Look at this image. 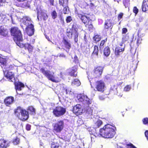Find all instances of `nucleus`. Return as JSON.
Here are the masks:
<instances>
[{
	"label": "nucleus",
	"mask_w": 148,
	"mask_h": 148,
	"mask_svg": "<svg viewBox=\"0 0 148 148\" xmlns=\"http://www.w3.org/2000/svg\"><path fill=\"white\" fill-rule=\"evenodd\" d=\"M77 98L79 101L82 102L84 105V111L86 112V115L89 118L92 115L93 109L90 105L92 103L91 100L86 95L84 94H79Z\"/></svg>",
	"instance_id": "nucleus-1"
},
{
	"label": "nucleus",
	"mask_w": 148,
	"mask_h": 148,
	"mask_svg": "<svg viewBox=\"0 0 148 148\" xmlns=\"http://www.w3.org/2000/svg\"><path fill=\"white\" fill-rule=\"evenodd\" d=\"M40 71L48 79L53 82L57 83L59 82L62 79V72L56 75V71L52 70L51 71L45 70L44 68H42Z\"/></svg>",
	"instance_id": "nucleus-2"
},
{
	"label": "nucleus",
	"mask_w": 148,
	"mask_h": 148,
	"mask_svg": "<svg viewBox=\"0 0 148 148\" xmlns=\"http://www.w3.org/2000/svg\"><path fill=\"white\" fill-rule=\"evenodd\" d=\"M115 129L113 126L108 124L100 129L99 133L103 137L111 138L113 137L115 134L114 130Z\"/></svg>",
	"instance_id": "nucleus-3"
},
{
	"label": "nucleus",
	"mask_w": 148,
	"mask_h": 148,
	"mask_svg": "<svg viewBox=\"0 0 148 148\" xmlns=\"http://www.w3.org/2000/svg\"><path fill=\"white\" fill-rule=\"evenodd\" d=\"M14 112L15 115L18 118L23 121H25L28 118V112L20 107H18L15 110Z\"/></svg>",
	"instance_id": "nucleus-4"
},
{
	"label": "nucleus",
	"mask_w": 148,
	"mask_h": 148,
	"mask_svg": "<svg viewBox=\"0 0 148 148\" xmlns=\"http://www.w3.org/2000/svg\"><path fill=\"white\" fill-rule=\"evenodd\" d=\"M11 35L16 38L18 41H21L22 40V36L21 31L18 28L16 27L12 28L11 30Z\"/></svg>",
	"instance_id": "nucleus-5"
},
{
	"label": "nucleus",
	"mask_w": 148,
	"mask_h": 148,
	"mask_svg": "<svg viewBox=\"0 0 148 148\" xmlns=\"http://www.w3.org/2000/svg\"><path fill=\"white\" fill-rule=\"evenodd\" d=\"M66 109L61 106H57L53 109V113L56 117L63 115L66 112Z\"/></svg>",
	"instance_id": "nucleus-6"
},
{
	"label": "nucleus",
	"mask_w": 148,
	"mask_h": 148,
	"mask_svg": "<svg viewBox=\"0 0 148 148\" xmlns=\"http://www.w3.org/2000/svg\"><path fill=\"white\" fill-rule=\"evenodd\" d=\"M83 112L86 113V112L84 111L83 107L82 108L80 104H77L73 108V112L76 115H80Z\"/></svg>",
	"instance_id": "nucleus-7"
},
{
	"label": "nucleus",
	"mask_w": 148,
	"mask_h": 148,
	"mask_svg": "<svg viewBox=\"0 0 148 148\" xmlns=\"http://www.w3.org/2000/svg\"><path fill=\"white\" fill-rule=\"evenodd\" d=\"M64 123L63 121H58L54 125V130L57 132H60L64 127Z\"/></svg>",
	"instance_id": "nucleus-8"
},
{
	"label": "nucleus",
	"mask_w": 148,
	"mask_h": 148,
	"mask_svg": "<svg viewBox=\"0 0 148 148\" xmlns=\"http://www.w3.org/2000/svg\"><path fill=\"white\" fill-rule=\"evenodd\" d=\"M95 88L98 91L103 92L106 88L105 85L102 81H97L95 83Z\"/></svg>",
	"instance_id": "nucleus-9"
},
{
	"label": "nucleus",
	"mask_w": 148,
	"mask_h": 148,
	"mask_svg": "<svg viewBox=\"0 0 148 148\" xmlns=\"http://www.w3.org/2000/svg\"><path fill=\"white\" fill-rule=\"evenodd\" d=\"M103 68L101 66H98L95 68L92 71L94 76L96 77H100L102 73Z\"/></svg>",
	"instance_id": "nucleus-10"
},
{
	"label": "nucleus",
	"mask_w": 148,
	"mask_h": 148,
	"mask_svg": "<svg viewBox=\"0 0 148 148\" xmlns=\"http://www.w3.org/2000/svg\"><path fill=\"white\" fill-rule=\"evenodd\" d=\"M77 26L76 23H74L72 27V34H74V40L75 42L78 41L77 38L78 34L77 32Z\"/></svg>",
	"instance_id": "nucleus-11"
},
{
	"label": "nucleus",
	"mask_w": 148,
	"mask_h": 148,
	"mask_svg": "<svg viewBox=\"0 0 148 148\" xmlns=\"http://www.w3.org/2000/svg\"><path fill=\"white\" fill-rule=\"evenodd\" d=\"M16 44L21 48L24 47L25 49H27L29 52H31L33 50L32 47L29 44L27 43L23 44L19 41L16 42Z\"/></svg>",
	"instance_id": "nucleus-12"
},
{
	"label": "nucleus",
	"mask_w": 148,
	"mask_h": 148,
	"mask_svg": "<svg viewBox=\"0 0 148 148\" xmlns=\"http://www.w3.org/2000/svg\"><path fill=\"white\" fill-rule=\"evenodd\" d=\"M37 10L38 13L37 18L38 19H39V17H41L42 19L44 20L47 19L48 16L46 13V12L45 10L40 9L39 10L38 8H37Z\"/></svg>",
	"instance_id": "nucleus-13"
},
{
	"label": "nucleus",
	"mask_w": 148,
	"mask_h": 148,
	"mask_svg": "<svg viewBox=\"0 0 148 148\" xmlns=\"http://www.w3.org/2000/svg\"><path fill=\"white\" fill-rule=\"evenodd\" d=\"M4 75L5 77L8 79L9 81L13 82L14 81L15 78L14 75L12 73L3 70Z\"/></svg>",
	"instance_id": "nucleus-14"
},
{
	"label": "nucleus",
	"mask_w": 148,
	"mask_h": 148,
	"mask_svg": "<svg viewBox=\"0 0 148 148\" xmlns=\"http://www.w3.org/2000/svg\"><path fill=\"white\" fill-rule=\"evenodd\" d=\"M21 21L26 26V27L33 25V22L31 21L30 18L27 16L23 17L21 20Z\"/></svg>",
	"instance_id": "nucleus-15"
},
{
	"label": "nucleus",
	"mask_w": 148,
	"mask_h": 148,
	"mask_svg": "<svg viewBox=\"0 0 148 148\" xmlns=\"http://www.w3.org/2000/svg\"><path fill=\"white\" fill-rule=\"evenodd\" d=\"M33 25L26 27V31L27 34L29 36L32 35L34 33V29Z\"/></svg>",
	"instance_id": "nucleus-16"
},
{
	"label": "nucleus",
	"mask_w": 148,
	"mask_h": 148,
	"mask_svg": "<svg viewBox=\"0 0 148 148\" xmlns=\"http://www.w3.org/2000/svg\"><path fill=\"white\" fill-rule=\"evenodd\" d=\"M14 101V98L12 97H7L4 100V103L7 106H9L12 104Z\"/></svg>",
	"instance_id": "nucleus-17"
},
{
	"label": "nucleus",
	"mask_w": 148,
	"mask_h": 148,
	"mask_svg": "<svg viewBox=\"0 0 148 148\" xmlns=\"http://www.w3.org/2000/svg\"><path fill=\"white\" fill-rule=\"evenodd\" d=\"M77 69L76 66H73L71 68L69 69L68 71L69 75L71 76L76 77L77 76Z\"/></svg>",
	"instance_id": "nucleus-18"
},
{
	"label": "nucleus",
	"mask_w": 148,
	"mask_h": 148,
	"mask_svg": "<svg viewBox=\"0 0 148 148\" xmlns=\"http://www.w3.org/2000/svg\"><path fill=\"white\" fill-rule=\"evenodd\" d=\"M10 142L8 140H5L4 139L0 140V147L4 148H7L9 146Z\"/></svg>",
	"instance_id": "nucleus-19"
},
{
	"label": "nucleus",
	"mask_w": 148,
	"mask_h": 148,
	"mask_svg": "<svg viewBox=\"0 0 148 148\" xmlns=\"http://www.w3.org/2000/svg\"><path fill=\"white\" fill-rule=\"evenodd\" d=\"M15 89L18 94L21 95V93L19 94L17 92V90L20 91L21 90V88L24 87V85L23 83L20 82H15L14 83Z\"/></svg>",
	"instance_id": "nucleus-20"
},
{
	"label": "nucleus",
	"mask_w": 148,
	"mask_h": 148,
	"mask_svg": "<svg viewBox=\"0 0 148 148\" xmlns=\"http://www.w3.org/2000/svg\"><path fill=\"white\" fill-rule=\"evenodd\" d=\"M125 46L123 47H118L115 49V54L116 56H119L121 52H122L124 50Z\"/></svg>",
	"instance_id": "nucleus-21"
},
{
	"label": "nucleus",
	"mask_w": 148,
	"mask_h": 148,
	"mask_svg": "<svg viewBox=\"0 0 148 148\" xmlns=\"http://www.w3.org/2000/svg\"><path fill=\"white\" fill-rule=\"evenodd\" d=\"M77 15L80 18L81 20L84 23H86L88 21V18L86 16L78 13Z\"/></svg>",
	"instance_id": "nucleus-22"
},
{
	"label": "nucleus",
	"mask_w": 148,
	"mask_h": 148,
	"mask_svg": "<svg viewBox=\"0 0 148 148\" xmlns=\"http://www.w3.org/2000/svg\"><path fill=\"white\" fill-rule=\"evenodd\" d=\"M113 26L112 21L110 20H106L105 24V28L106 29H108L110 28H112Z\"/></svg>",
	"instance_id": "nucleus-23"
},
{
	"label": "nucleus",
	"mask_w": 148,
	"mask_h": 148,
	"mask_svg": "<svg viewBox=\"0 0 148 148\" xmlns=\"http://www.w3.org/2000/svg\"><path fill=\"white\" fill-rule=\"evenodd\" d=\"M7 31L2 26H0V35L5 36L7 35Z\"/></svg>",
	"instance_id": "nucleus-24"
},
{
	"label": "nucleus",
	"mask_w": 148,
	"mask_h": 148,
	"mask_svg": "<svg viewBox=\"0 0 148 148\" xmlns=\"http://www.w3.org/2000/svg\"><path fill=\"white\" fill-rule=\"evenodd\" d=\"M142 10L145 12L148 10V1H144L142 6Z\"/></svg>",
	"instance_id": "nucleus-25"
},
{
	"label": "nucleus",
	"mask_w": 148,
	"mask_h": 148,
	"mask_svg": "<svg viewBox=\"0 0 148 148\" xmlns=\"http://www.w3.org/2000/svg\"><path fill=\"white\" fill-rule=\"evenodd\" d=\"M14 68H16V67L14 64L10 65H5L3 70H4L5 71H8L9 70L13 69Z\"/></svg>",
	"instance_id": "nucleus-26"
},
{
	"label": "nucleus",
	"mask_w": 148,
	"mask_h": 148,
	"mask_svg": "<svg viewBox=\"0 0 148 148\" xmlns=\"http://www.w3.org/2000/svg\"><path fill=\"white\" fill-rule=\"evenodd\" d=\"M102 124V121L99 120L97 119L95 123L94 127L95 128H98Z\"/></svg>",
	"instance_id": "nucleus-27"
},
{
	"label": "nucleus",
	"mask_w": 148,
	"mask_h": 148,
	"mask_svg": "<svg viewBox=\"0 0 148 148\" xmlns=\"http://www.w3.org/2000/svg\"><path fill=\"white\" fill-rule=\"evenodd\" d=\"M110 53V50L109 47H106L105 48L103 51V53L106 56H108L109 55Z\"/></svg>",
	"instance_id": "nucleus-28"
},
{
	"label": "nucleus",
	"mask_w": 148,
	"mask_h": 148,
	"mask_svg": "<svg viewBox=\"0 0 148 148\" xmlns=\"http://www.w3.org/2000/svg\"><path fill=\"white\" fill-rule=\"evenodd\" d=\"M27 110L29 112L32 114H34L36 113V110L32 106H29Z\"/></svg>",
	"instance_id": "nucleus-29"
},
{
	"label": "nucleus",
	"mask_w": 148,
	"mask_h": 148,
	"mask_svg": "<svg viewBox=\"0 0 148 148\" xmlns=\"http://www.w3.org/2000/svg\"><path fill=\"white\" fill-rule=\"evenodd\" d=\"M68 0H59V4L63 7H67Z\"/></svg>",
	"instance_id": "nucleus-30"
},
{
	"label": "nucleus",
	"mask_w": 148,
	"mask_h": 148,
	"mask_svg": "<svg viewBox=\"0 0 148 148\" xmlns=\"http://www.w3.org/2000/svg\"><path fill=\"white\" fill-rule=\"evenodd\" d=\"M145 35L144 34H142L141 35L139 36L138 34V37L137 40V44L138 45H139L141 43V41L142 40L141 38L143 36H144Z\"/></svg>",
	"instance_id": "nucleus-31"
},
{
	"label": "nucleus",
	"mask_w": 148,
	"mask_h": 148,
	"mask_svg": "<svg viewBox=\"0 0 148 148\" xmlns=\"http://www.w3.org/2000/svg\"><path fill=\"white\" fill-rule=\"evenodd\" d=\"M81 84L80 81L77 79H75L72 82L71 84L73 86L75 85L77 86H79Z\"/></svg>",
	"instance_id": "nucleus-32"
},
{
	"label": "nucleus",
	"mask_w": 148,
	"mask_h": 148,
	"mask_svg": "<svg viewBox=\"0 0 148 148\" xmlns=\"http://www.w3.org/2000/svg\"><path fill=\"white\" fill-rule=\"evenodd\" d=\"M101 39V36L99 35H95L93 37V40L96 42H98L100 41Z\"/></svg>",
	"instance_id": "nucleus-33"
},
{
	"label": "nucleus",
	"mask_w": 148,
	"mask_h": 148,
	"mask_svg": "<svg viewBox=\"0 0 148 148\" xmlns=\"http://www.w3.org/2000/svg\"><path fill=\"white\" fill-rule=\"evenodd\" d=\"M0 63L1 64V65H3V67L4 66H5L6 64V59L1 57H0Z\"/></svg>",
	"instance_id": "nucleus-34"
},
{
	"label": "nucleus",
	"mask_w": 148,
	"mask_h": 148,
	"mask_svg": "<svg viewBox=\"0 0 148 148\" xmlns=\"http://www.w3.org/2000/svg\"><path fill=\"white\" fill-rule=\"evenodd\" d=\"M22 2V5L23 7H29V4L28 3V1L27 0H25Z\"/></svg>",
	"instance_id": "nucleus-35"
},
{
	"label": "nucleus",
	"mask_w": 148,
	"mask_h": 148,
	"mask_svg": "<svg viewBox=\"0 0 148 148\" xmlns=\"http://www.w3.org/2000/svg\"><path fill=\"white\" fill-rule=\"evenodd\" d=\"M65 47L68 49H69L71 47L70 43L67 40H65L64 42Z\"/></svg>",
	"instance_id": "nucleus-36"
},
{
	"label": "nucleus",
	"mask_w": 148,
	"mask_h": 148,
	"mask_svg": "<svg viewBox=\"0 0 148 148\" xmlns=\"http://www.w3.org/2000/svg\"><path fill=\"white\" fill-rule=\"evenodd\" d=\"M99 51L98 47L97 46H95L94 47V50L92 53V54H95L97 56L98 55Z\"/></svg>",
	"instance_id": "nucleus-37"
},
{
	"label": "nucleus",
	"mask_w": 148,
	"mask_h": 148,
	"mask_svg": "<svg viewBox=\"0 0 148 148\" xmlns=\"http://www.w3.org/2000/svg\"><path fill=\"white\" fill-rule=\"evenodd\" d=\"M129 38V37L128 35H123L122 38V43H124L127 41Z\"/></svg>",
	"instance_id": "nucleus-38"
},
{
	"label": "nucleus",
	"mask_w": 148,
	"mask_h": 148,
	"mask_svg": "<svg viewBox=\"0 0 148 148\" xmlns=\"http://www.w3.org/2000/svg\"><path fill=\"white\" fill-rule=\"evenodd\" d=\"M131 88V86L130 85H127L126 86L124 89V91L125 92H128L129 91Z\"/></svg>",
	"instance_id": "nucleus-39"
},
{
	"label": "nucleus",
	"mask_w": 148,
	"mask_h": 148,
	"mask_svg": "<svg viewBox=\"0 0 148 148\" xmlns=\"http://www.w3.org/2000/svg\"><path fill=\"white\" fill-rule=\"evenodd\" d=\"M5 18V16L3 14L0 15V23H3L4 21Z\"/></svg>",
	"instance_id": "nucleus-40"
},
{
	"label": "nucleus",
	"mask_w": 148,
	"mask_h": 148,
	"mask_svg": "<svg viewBox=\"0 0 148 148\" xmlns=\"http://www.w3.org/2000/svg\"><path fill=\"white\" fill-rule=\"evenodd\" d=\"M106 41H107V39H106L104 40H102L101 41V42L100 45V46H99V48H100V49H102L103 48V47H104L103 45H104L105 42H106Z\"/></svg>",
	"instance_id": "nucleus-41"
},
{
	"label": "nucleus",
	"mask_w": 148,
	"mask_h": 148,
	"mask_svg": "<svg viewBox=\"0 0 148 148\" xmlns=\"http://www.w3.org/2000/svg\"><path fill=\"white\" fill-rule=\"evenodd\" d=\"M71 30L70 29L69 31L68 30V29H67V36L69 38H72V36H74V34H72V32H71L70 31Z\"/></svg>",
	"instance_id": "nucleus-42"
},
{
	"label": "nucleus",
	"mask_w": 148,
	"mask_h": 148,
	"mask_svg": "<svg viewBox=\"0 0 148 148\" xmlns=\"http://www.w3.org/2000/svg\"><path fill=\"white\" fill-rule=\"evenodd\" d=\"M51 148H60V146L57 144H55L54 143L51 144Z\"/></svg>",
	"instance_id": "nucleus-43"
},
{
	"label": "nucleus",
	"mask_w": 148,
	"mask_h": 148,
	"mask_svg": "<svg viewBox=\"0 0 148 148\" xmlns=\"http://www.w3.org/2000/svg\"><path fill=\"white\" fill-rule=\"evenodd\" d=\"M51 15L52 16V18L53 19H55L56 18L57 14L56 11H54L52 12L51 13Z\"/></svg>",
	"instance_id": "nucleus-44"
},
{
	"label": "nucleus",
	"mask_w": 148,
	"mask_h": 148,
	"mask_svg": "<svg viewBox=\"0 0 148 148\" xmlns=\"http://www.w3.org/2000/svg\"><path fill=\"white\" fill-rule=\"evenodd\" d=\"M72 20V17L70 16H69L66 17V21L67 23L70 22Z\"/></svg>",
	"instance_id": "nucleus-45"
},
{
	"label": "nucleus",
	"mask_w": 148,
	"mask_h": 148,
	"mask_svg": "<svg viewBox=\"0 0 148 148\" xmlns=\"http://www.w3.org/2000/svg\"><path fill=\"white\" fill-rule=\"evenodd\" d=\"M19 139L18 138H16L13 141V143L14 145H17L19 143Z\"/></svg>",
	"instance_id": "nucleus-46"
},
{
	"label": "nucleus",
	"mask_w": 148,
	"mask_h": 148,
	"mask_svg": "<svg viewBox=\"0 0 148 148\" xmlns=\"http://www.w3.org/2000/svg\"><path fill=\"white\" fill-rule=\"evenodd\" d=\"M71 90V89L69 88L66 89V93L69 94H72L73 93Z\"/></svg>",
	"instance_id": "nucleus-47"
},
{
	"label": "nucleus",
	"mask_w": 148,
	"mask_h": 148,
	"mask_svg": "<svg viewBox=\"0 0 148 148\" xmlns=\"http://www.w3.org/2000/svg\"><path fill=\"white\" fill-rule=\"evenodd\" d=\"M6 2V0H0V6L4 5Z\"/></svg>",
	"instance_id": "nucleus-48"
},
{
	"label": "nucleus",
	"mask_w": 148,
	"mask_h": 148,
	"mask_svg": "<svg viewBox=\"0 0 148 148\" xmlns=\"http://www.w3.org/2000/svg\"><path fill=\"white\" fill-rule=\"evenodd\" d=\"M143 123L145 124H146L148 123V118H145L143 120Z\"/></svg>",
	"instance_id": "nucleus-49"
},
{
	"label": "nucleus",
	"mask_w": 148,
	"mask_h": 148,
	"mask_svg": "<svg viewBox=\"0 0 148 148\" xmlns=\"http://www.w3.org/2000/svg\"><path fill=\"white\" fill-rule=\"evenodd\" d=\"M138 10L136 7H134L133 9V12L136 15L138 12Z\"/></svg>",
	"instance_id": "nucleus-50"
},
{
	"label": "nucleus",
	"mask_w": 148,
	"mask_h": 148,
	"mask_svg": "<svg viewBox=\"0 0 148 148\" xmlns=\"http://www.w3.org/2000/svg\"><path fill=\"white\" fill-rule=\"evenodd\" d=\"M83 5H81V7L82 8H86L88 6L87 3L86 2H84Z\"/></svg>",
	"instance_id": "nucleus-51"
},
{
	"label": "nucleus",
	"mask_w": 148,
	"mask_h": 148,
	"mask_svg": "<svg viewBox=\"0 0 148 148\" xmlns=\"http://www.w3.org/2000/svg\"><path fill=\"white\" fill-rule=\"evenodd\" d=\"M123 14L122 13H120L118 16V19L119 20L122 18L123 16Z\"/></svg>",
	"instance_id": "nucleus-52"
},
{
	"label": "nucleus",
	"mask_w": 148,
	"mask_h": 148,
	"mask_svg": "<svg viewBox=\"0 0 148 148\" xmlns=\"http://www.w3.org/2000/svg\"><path fill=\"white\" fill-rule=\"evenodd\" d=\"M93 28V26L92 24H90L88 25V28L90 31H91L92 30Z\"/></svg>",
	"instance_id": "nucleus-53"
},
{
	"label": "nucleus",
	"mask_w": 148,
	"mask_h": 148,
	"mask_svg": "<svg viewBox=\"0 0 148 148\" xmlns=\"http://www.w3.org/2000/svg\"><path fill=\"white\" fill-rule=\"evenodd\" d=\"M31 125H27L26 126V129L27 130L29 131L31 129Z\"/></svg>",
	"instance_id": "nucleus-54"
},
{
	"label": "nucleus",
	"mask_w": 148,
	"mask_h": 148,
	"mask_svg": "<svg viewBox=\"0 0 148 148\" xmlns=\"http://www.w3.org/2000/svg\"><path fill=\"white\" fill-rule=\"evenodd\" d=\"M63 9V13L64 14H66L67 13V8L66 7H64Z\"/></svg>",
	"instance_id": "nucleus-55"
},
{
	"label": "nucleus",
	"mask_w": 148,
	"mask_h": 148,
	"mask_svg": "<svg viewBox=\"0 0 148 148\" xmlns=\"http://www.w3.org/2000/svg\"><path fill=\"white\" fill-rule=\"evenodd\" d=\"M127 32V29L126 28H123L122 29V33L125 34Z\"/></svg>",
	"instance_id": "nucleus-56"
},
{
	"label": "nucleus",
	"mask_w": 148,
	"mask_h": 148,
	"mask_svg": "<svg viewBox=\"0 0 148 148\" xmlns=\"http://www.w3.org/2000/svg\"><path fill=\"white\" fill-rule=\"evenodd\" d=\"M145 135L147 139L148 140V130H146L145 132Z\"/></svg>",
	"instance_id": "nucleus-57"
},
{
	"label": "nucleus",
	"mask_w": 148,
	"mask_h": 148,
	"mask_svg": "<svg viewBox=\"0 0 148 148\" xmlns=\"http://www.w3.org/2000/svg\"><path fill=\"white\" fill-rule=\"evenodd\" d=\"M58 56L60 57H63V58H65V55H64L63 53L60 54Z\"/></svg>",
	"instance_id": "nucleus-58"
},
{
	"label": "nucleus",
	"mask_w": 148,
	"mask_h": 148,
	"mask_svg": "<svg viewBox=\"0 0 148 148\" xmlns=\"http://www.w3.org/2000/svg\"><path fill=\"white\" fill-rule=\"evenodd\" d=\"M50 3L51 5H53L54 4V0H50Z\"/></svg>",
	"instance_id": "nucleus-59"
},
{
	"label": "nucleus",
	"mask_w": 148,
	"mask_h": 148,
	"mask_svg": "<svg viewBox=\"0 0 148 148\" xmlns=\"http://www.w3.org/2000/svg\"><path fill=\"white\" fill-rule=\"evenodd\" d=\"M130 148H137L132 144H130Z\"/></svg>",
	"instance_id": "nucleus-60"
},
{
	"label": "nucleus",
	"mask_w": 148,
	"mask_h": 148,
	"mask_svg": "<svg viewBox=\"0 0 148 148\" xmlns=\"http://www.w3.org/2000/svg\"><path fill=\"white\" fill-rule=\"evenodd\" d=\"M90 6L91 8H93L94 5L93 4L91 3L90 5Z\"/></svg>",
	"instance_id": "nucleus-61"
},
{
	"label": "nucleus",
	"mask_w": 148,
	"mask_h": 148,
	"mask_svg": "<svg viewBox=\"0 0 148 148\" xmlns=\"http://www.w3.org/2000/svg\"><path fill=\"white\" fill-rule=\"evenodd\" d=\"M46 36V38L49 40V41H50V40H49V37L47 36Z\"/></svg>",
	"instance_id": "nucleus-62"
},
{
	"label": "nucleus",
	"mask_w": 148,
	"mask_h": 148,
	"mask_svg": "<svg viewBox=\"0 0 148 148\" xmlns=\"http://www.w3.org/2000/svg\"><path fill=\"white\" fill-rule=\"evenodd\" d=\"M90 85H91V87H92V84H91L92 83L91 82V81L90 80Z\"/></svg>",
	"instance_id": "nucleus-63"
},
{
	"label": "nucleus",
	"mask_w": 148,
	"mask_h": 148,
	"mask_svg": "<svg viewBox=\"0 0 148 148\" xmlns=\"http://www.w3.org/2000/svg\"><path fill=\"white\" fill-rule=\"evenodd\" d=\"M21 65H20L19 66H22V65H23V64L21 63Z\"/></svg>",
	"instance_id": "nucleus-64"
}]
</instances>
